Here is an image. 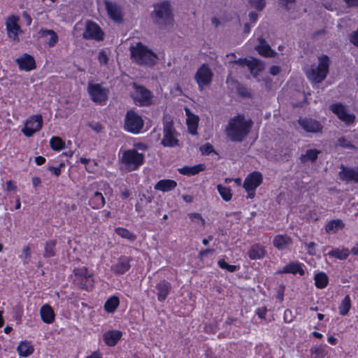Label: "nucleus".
Listing matches in <instances>:
<instances>
[{
	"label": "nucleus",
	"mask_w": 358,
	"mask_h": 358,
	"mask_svg": "<svg viewBox=\"0 0 358 358\" xmlns=\"http://www.w3.org/2000/svg\"><path fill=\"white\" fill-rule=\"evenodd\" d=\"M252 122L243 115H238L230 119L225 131L227 137L233 142H241L249 134Z\"/></svg>",
	"instance_id": "nucleus-1"
},
{
	"label": "nucleus",
	"mask_w": 358,
	"mask_h": 358,
	"mask_svg": "<svg viewBox=\"0 0 358 358\" xmlns=\"http://www.w3.org/2000/svg\"><path fill=\"white\" fill-rule=\"evenodd\" d=\"M130 52L132 60L141 66H153L158 59L156 53L140 42L131 46Z\"/></svg>",
	"instance_id": "nucleus-2"
},
{
	"label": "nucleus",
	"mask_w": 358,
	"mask_h": 358,
	"mask_svg": "<svg viewBox=\"0 0 358 358\" xmlns=\"http://www.w3.org/2000/svg\"><path fill=\"white\" fill-rule=\"evenodd\" d=\"M152 18L155 23L161 27L172 24L173 19L170 4L168 2L156 4L152 12Z\"/></svg>",
	"instance_id": "nucleus-3"
},
{
	"label": "nucleus",
	"mask_w": 358,
	"mask_h": 358,
	"mask_svg": "<svg viewBox=\"0 0 358 358\" xmlns=\"http://www.w3.org/2000/svg\"><path fill=\"white\" fill-rule=\"evenodd\" d=\"M330 60L328 56L321 55L318 57V65L306 72L308 80L312 83H320L325 79L329 72Z\"/></svg>",
	"instance_id": "nucleus-4"
},
{
	"label": "nucleus",
	"mask_w": 358,
	"mask_h": 358,
	"mask_svg": "<svg viewBox=\"0 0 358 358\" xmlns=\"http://www.w3.org/2000/svg\"><path fill=\"white\" fill-rule=\"evenodd\" d=\"M144 126L142 117L133 110L127 112L124 120V129L133 134L141 133Z\"/></svg>",
	"instance_id": "nucleus-5"
},
{
	"label": "nucleus",
	"mask_w": 358,
	"mask_h": 358,
	"mask_svg": "<svg viewBox=\"0 0 358 358\" xmlns=\"http://www.w3.org/2000/svg\"><path fill=\"white\" fill-rule=\"evenodd\" d=\"M144 155L138 152L136 149L125 150L121 161L129 171L138 169L144 163Z\"/></svg>",
	"instance_id": "nucleus-6"
},
{
	"label": "nucleus",
	"mask_w": 358,
	"mask_h": 358,
	"mask_svg": "<svg viewBox=\"0 0 358 358\" xmlns=\"http://www.w3.org/2000/svg\"><path fill=\"white\" fill-rule=\"evenodd\" d=\"M87 92L93 102L101 106L106 103L109 94L108 89L103 87L100 84L89 83Z\"/></svg>",
	"instance_id": "nucleus-7"
},
{
	"label": "nucleus",
	"mask_w": 358,
	"mask_h": 358,
	"mask_svg": "<svg viewBox=\"0 0 358 358\" xmlns=\"http://www.w3.org/2000/svg\"><path fill=\"white\" fill-rule=\"evenodd\" d=\"M19 17L11 15L6 19L5 25L8 38L13 42L20 41L19 35L22 32L19 24Z\"/></svg>",
	"instance_id": "nucleus-8"
},
{
	"label": "nucleus",
	"mask_w": 358,
	"mask_h": 358,
	"mask_svg": "<svg viewBox=\"0 0 358 358\" xmlns=\"http://www.w3.org/2000/svg\"><path fill=\"white\" fill-rule=\"evenodd\" d=\"M134 92L132 98L134 103L140 106H148L152 103V94L145 87L134 84Z\"/></svg>",
	"instance_id": "nucleus-9"
},
{
	"label": "nucleus",
	"mask_w": 358,
	"mask_h": 358,
	"mask_svg": "<svg viewBox=\"0 0 358 358\" xmlns=\"http://www.w3.org/2000/svg\"><path fill=\"white\" fill-rule=\"evenodd\" d=\"M262 182V175L258 171H254L245 178L243 182V187L248 193V198H254L255 190Z\"/></svg>",
	"instance_id": "nucleus-10"
},
{
	"label": "nucleus",
	"mask_w": 358,
	"mask_h": 358,
	"mask_svg": "<svg viewBox=\"0 0 358 358\" xmlns=\"http://www.w3.org/2000/svg\"><path fill=\"white\" fill-rule=\"evenodd\" d=\"M213 73L209 66L206 64H202L196 71L194 75V80L199 85L200 90L208 86L212 82Z\"/></svg>",
	"instance_id": "nucleus-11"
},
{
	"label": "nucleus",
	"mask_w": 358,
	"mask_h": 358,
	"mask_svg": "<svg viewBox=\"0 0 358 358\" xmlns=\"http://www.w3.org/2000/svg\"><path fill=\"white\" fill-rule=\"evenodd\" d=\"M43 126L41 115L30 116L25 122L24 127L21 131L26 137H31L35 133L41 130Z\"/></svg>",
	"instance_id": "nucleus-12"
},
{
	"label": "nucleus",
	"mask_w": 358,
	"mask_h": 358,
	"mask_svg": "<svg viewBox=\"0 0 358 358\" xmlns=\"http://www.w3.org/2000/svg\"><path fill=\"white\" fill-rule=\"evenodd\" d=\"M330 109L338 118L346 125H350L355 121V115L350 113L345 106L341 103H333L330 106Z\"/></svg>",
	"instance_id": "nucleus-13"
},
{
	"label": "nucleus",
	"mask_w": 358,
	"mask_h": 358,
	"mask_svg": "<svg viewBox=\"0 0 358 358\" xmlns=\"http://www.w3.org/2000/svg\"><path fill=\"white\" fill-rule=\"evenodd\" d=\"M163 138L162 144L164 147H175L178 145L177 132L171 122H165L163 127Z\"/></svg>",
	"instance_id": "nucleus-14"
},
{
	"label": "nucleus",
	"mask_w": 358,
	"mask_h": 358,
	"mask_svg": "<svg viewBox=\"0 0 358 358\" xmlns=\"http://www.w3.org/2000/svg\"><path fill=\"white\" fill-rule=\"evenodd\" d=\"M234 64L238 65L241 67L247 66L251 74L256 78L259 72L264 70V64L260 60L250 57L249 59H239L233 62Z\"/></svg>",
	"instance_id": "nucleus-15"
},
{
	"label": "nucleus",
	"mask_w": 358,
	"mask_h": 358,
	"mask_svg": "<svg viewBox=\"0 0 358 358\" xmlns=\"http://www.w3.org/2000/svg\"><path fill=\"white\" fill-rule=\"evenodd\" d=\"M74 274L77 279L80 281V285L83 289L89 290L92 288L94 285V279L92 273H90L87 268L85 266L74 269Z\"/></svg>",
	"instance_id": "nucleus-16"
},
{
	"label": "nucleus",
	"mask_w": 358,
	"mask_h": 358,
	"mask_svg": "<svg viewBox=\"0 0 358 358\" xmlns=\"http://www.w3.org/2000/svg\"><path fill=\"white\" fill-rule=\"evenodd\" d=\"M131 261V257L122 255L112 264L110 270L116 275H123L130 269Z\"/></svg>",
	"instance_id": "nucleus-17"
},
{
	"label": "nucleus",
	"mask_w": 358,
	"mask_h": 358,
	"mask_svg": "<svg viewBox=\"0 0 358 358\" xmlns=\"http://www.w3.org/2000/svg\"><path fill=\"white\" fill-rule=\"evenodd\" d=\"M83 37L86 39H94L98 41H102L103 39V33L96 23L88 22L86 24L85 31L83 33Z\"/></svg>",
	"instance_id": "nucleus-18"
},
{
	"label": "nucleus",
	"mask_w": 358,
	"mask_h": 358,
	"mask_svg": "<svg viewBox=\"0 0 358 358\" xmlns=\"http://www.w3.org/2000/svg\"><path fill=\"white\" fill-rule=\"evenodd\" d=\"M339 177L343 181L358 182V167L350 168L342 165Z\"/></svg>",
	"instance_id": "nucleus-19"
},
{
	"label": "nucleus",
	"mask_w": 358,
	"mask_h": 358,
	"mask_svg": "<svg viewBox=\"0 0 358 358\" xmlns=\"http://www.w3.org/2000/svg\"><path fill=\"white\" fill-rule=\"evenodd\" d=\"M298 122L300 127L306 132L317 133L322 128L319 122L310 118H300Z\"/></svg>",
	"instance_id": "nucleus-20"
},
{
	"label": "nucleus",
	"mask_w": 358,
	"mask_h": 358,
	"mask_svg": "<svg viewBox=\"0 0 358 358\" xmlns=\"http://www.w3.org/2000/svg\"><path fill=\"white\" fill-rule=\"evenodd\" d=\"M15 62L18 64L21 71H29L36 68V63L34 57L29 54H24L17 58Z\"/></svg>",
	"instance_id": "nucleus-21"
},
{
	"label": "nucleus",
	"mask_w": 358,
	"mask_h": 358,
	"mask_svg": "<svg viewBox=\"0 0 358 358\" xmlns=\"http://www.w3.org/2000/svg\"><path fill=\"white\" fill-rule=\"evenodd\" d=\"M106 8L110 19L117 22H122V11L119 5L114 2L106 1Z\"/></svg>",
	"instance_id": "nucleus-22"
},
{
	"label": "nucleus",
	"mask_w": 358,
	"mask_h": 358,
	"mask_svg": "<svg viewBox=\"0 0 358 358\" xmlns=\"http://www.w3.org/2000/svg\"><path fill=\"white\" fill-rule=\"evenodd\" d=\"M305 265L299 262H292L285 265L282 270L279 271L278 273H292L299 274L303 275L305 273L303 268Z\"/></svg>",
	"instance_id": "nucleus-23"
},
{
	"label": "nucleus",
	"mask_w": 358,
	"mask_h": 358,
	"mask_svg": "<svg viewBox=\"0 0 358 358\" xmlns=\"http://www.w3.org/2000/svg\"><path fill=\"white\" fill-rule=\"evenodd\" d=\"M39 35L49 47L55 46L58 41L57 34L53 30L42 29L39 31Z\"/></svg>",
	"instance_id": "nucleus-24"
},
{
	"label": "nucleus",
	"mask_w": 358,
	"mask_h": 358,
	"mask_svg": "<svg viewBox=\"0 0 358 358\" xmlns=\"http://www.w3.org/2000/svg\"><path fill=\"white\" fill-rule=\"evenodd\" d=\"M273 244L277 249L283 250L292 244V239L286 234H279L274 237Z\"/></svg>",
	"instance_id": "nucleus-25"
},
{
	"label": "nucleus",
	"mask_w": 358,
	"mask_h": 358,
	"mask_svg": "<svg viewBox=\"0 0 358 358\" xmlns=\"http://www.w3.org/2000/svg\"><path fill=\"white\" fill-rule=\"evenodd\" d=\"M185 113L189 132L192 135H196L197 134L199 117L191 113L190 110L187 108H185Z\"/></svg>",
	"instance_id": "nucleus-26"
},
{
	"label": "nucleus",
	"mask_w": 358,
	"mask_h": 358,
	"mask_svg": "<svg viewBox=\"0 0 358 358\" xmlns=\"http://www.w3.org/2000/svg\"><path fill=\"white\" fill-rule=\"evenodd\" d=\"M106 204V199L102 193L99 191L94 192L89 198V205L93 209H100Z\"/></svg>",
	"instance_id": "nucleus-27"
},
{
	"label": "nucleus",
	"mask_w": 358,
	"mask_h": 358,
	"mask_svg": "<svg viewBox=\"0 0 358 358\" xmlns=\"http://www.w3.org/2000/svg\"><path fill=\"white\" fill-rule=\"evenodd\" d=\"M122 333L118 330H110L106 331L103 335V338L106 344L108 346H114L121 338Z\"/></svg>",
	"instance_id": "nucleus-28"
},
{
	"label": "nucleus",
	"mask_w": 358,
	"mask_h": 358,
	"mask_svg": "<svg viewBox=\"0 0 358 358\" xmlns=\"http://www.w3.org/2000/svg\"><path fill=\"white\" fill-rule=\"evenodd\" d=\"M40 315L42 321L46 324H52L55 321V312L52 308L48 304H45L41 306Z\"/></svg>",
	"instance_id": "nucleus-29"
},
{
	"label": "nucleus",
	"mask_w": 358,
	"mask_h": 358,
	"mask_svg": "<svg viewBox=\"0 0 358 358\" xmlns=\"http://www.w3.org/2000/svg\"><path fill=\"white\" fill-rule=\"evenodd\" d=\"M248 253L250 259L256 260L263 259L266 254V251L263 245L257 243L250 247Z\"/></svg>",
	"instance_id": "nucleus-30"
},
{
	"label": "nucleus",
	"mask_w": 358,
	"mask_h": 358,
	"mask_svg": "<svg viewBox=\"0 0 358 358\" xmlns=\"http://www.w3.org/2000/svg\"><path fill=\"white\" fill-rule=\"evenodd\" d=\"M177 187L176 181L170 179L159 180L155 185V189L163 192H170Z\"/></svg>",
	"instance_id": "nucleus-31"
},
{
	"label": "nucleus",
	"mask_w": 358,
	"mask_h": 358,
	"mask_svg": "<svg viewBox=\"0 0 358 358\" xmlns=\"http://www.w3.org/2000/svg\"><path fill=\"white\" fill-rule=\"evenodd\" d=\"M157 299L159 301H164L169 294L171 284L165 280L159 282L157 285Z\"/></svg>",
	"instance_id": "nucleus-32"
},
{
	"label": "nucleus",
	"mask_w": 358,
	"mask_h": 358,
	"mask_svg": "<svg viewBox=\"0 0 358 358\" xmlns=\"http://www.w3.org/2000/svg\"><path fill=\"white\" fill-rule=\"evenodd\" d=\"M205 165L203 164H199L194 165L193 166H183L182 168L178 169V172L185 176H194L198 174L199 173L205 170Z\"/></svg>",
	"instance_id": "nucleus-33"
},
{
	"label": "nucleus",
	"mask_w": 358,
	"mask_h": 358,
	"mask_svg": "<svg viewBox=\"0 0 358 358\" xmlns=\"http://www.w3.org/2000/svg\"><path fill=\"white\" fill-rule=\"evenodd\" d=\"M34 350L31 343L28 341H21L17 348L19 355L24 357L30 356L34 352Z\"/></svg>",
	"instance_id": "nucleus-34"
},
{
	"label": "nucleus",
	"mask_w": 358,
	"mask_h": 358,
	"mask_svg": "<svg viewBox=\"0 0 358 358\" xmlns=\"http://www.w3.org/2000/svg\"><path fill=\"white\" fill-rule=\"evenodd\" d=\"M349 255L350 250L348 248L344 247L334 248L327 253V255L329 257H334L340 260L346 259Z\"/></svg>",
	"instance_id": "nucleus-35"
},
{
	"label": "nucleus",
	"mask_w": 358,
	"mask_h": 358,
	"mask_svg": "<svg viewBox=\"0 0 358 358\" xmlns=\"http://www.w3.org/2000/svg\"><path fill=\"white\" fill-rule=\"evenodd\" d=\"M256 50L259 55L266 57H273L275 55V52L268 44L265 43L264 41H260L259 44L257 46Z\"/></svg>",
	"instance_id": "nucleus-36"
},
{
	"label": "nucleus",
	"mask_w": 358,
	"mask_h": 358,
	"mask_svg": "<svg viewBox=\"0 0 358 358\" xmlns=\"http://www.w3.org/2000/svg\"><path fill=\"white\" fill-rule=\"evenodd\" d=\"M315 285L318 289L325 288L329 283V277L324 272H319L314 276Z\"/></svg>",
	"instance_id": "nucleus-37"
},
{
	"label": "nucleus",
	"mask_w": 358,
	"mask_h": 358,
	"mask_svg": "<svg viewBox=\"0 0 358 358\" xmlns=\"http://www.w3.org/2000/svg\"><path fill=\"white\" fill-rule=\"evenodd\" d=\"M344 224L342 220L339 219L333 220L329 221L325 226V231L329 234H335L339 229L343 228Z\"/></svg>",
	"instance_id": "nucleus-38"
},
{
	"label": "nucleus",
	"mask_w": 358,
	"mask_h": 358,
	"mask_svg": "<svg viewBox=\"0 0 358 358\" xmlns=\"http://www.w3.org/2000/svg\"><path fill=\"white\" fill-rule=\"evenodd\" d=\"M351 308V299L349 295H346L341 301L338 306L339 314L345 316L348 314Z\"/></svg>",
	"instance_id": "nucleus-39"
},
{
	"label": "nucleus",
	"mask_w": 358,
	"mask_h": 358,
	"mask_svg": "<svg viewBox=\"0 0 358 358\" xmlns=\"http://www.w3.org/2000/svg\"><path fill=\"white\" fill-rule=\"evenodd\" d=\"M120 304V301L117 296L110 297L105 303L104 308L107 313H114Z\"/></svg>",
	"instance_id": "nucleus-40"
},
{
	"label": "nucleus",
	"mask_w": 358,
	"mask_h": 358,
	"mask_svg": "<svg viewBox=\"0 0 358 358\" xmlns=\"http://www.w3.org/2000/svg\"><path fill=\"white\" fill-rule=\"evenodd\" d=\"M320 153V152L316 149L307 150L306 153L300 157V160L302 163L308 161L314 162L317 159Z\"/></svg>",
	"instance_id": "nucleus-41"
},
{
	"label": "nucleus",
	"mask_w": 358,
	"mask_h": 358,
	"mask_svg": "<svg viewBox=\"0 0 358 358\" xmlns=\"http://www.w3.org/2000/svg\"><path fill=\"white\" fill-rule=\"evenodd\" d=\"M115 231L118 236L130 241H134L136 239V236L134 233L129 231L127 229L123 227H117L115 229Z\"/></svg>",
	"instance_id": "nucleus-42"
},
{
	"label": "nucleus",
	"mask_w": 358,
	"mask_h": 358,
	"mask_svg": "<svg viewBox=\"0 0 358 358\" xmlns=\"http://www.w3.org/2000/svg\"><path fill=\"white\" fill-rule=\"evenodd\" d=\"M188 217L190 221L192 223H194L196 226L200 228L204 227L206 222L200 213H191L188 214Z\"/></svg>",
	"instance_id": "nucleus-43"
},
{
	"label": "nucleus",
	"mask_w": 358,
	"mask_h": 358,
	"mask_svg": "<svg viewBox=\"0 0 358 358\" xmlns=\"http://www.w3.org/2000/svg\"><path fill=\"white\" fill-rule=\"evenodd\" d=\"M50 145L53 150L59 151L64 148V141L58 136H53L50 140Z\"/></svg>",
	"instance_id": "nucleus-44"
},
{
	"label": "nucleus",
	"mask_w": 358,
	"mask_h": 358,
	"mask_svg": "<svg viewBox=\"0 0 358 358\" xmlns=\"http://www.w3.org/2000/svg\"><path fill=\"white\" fill-rule=\"evenodd\" d=\"M57 242L55 240H50L46 242L45 245V251L43 256L45 257H51L55 256V246H56Z\"/></svg>",
	"instance_id": "nucleus-45"
},
{
	"label": "nucleus",
	"mask_w": 358,
	"mask_h": 358,
	"mask_svg": "<svg viewBox=\"0 0 358 358\" xmlns=\"http://www.w3.org/2000/svg\"><path fill=\"white\" fill-rule=\"evenodd\" d=\"M327 352L324 346L315 345L310 348L311 358H323Z\"/></svg>",
	"instance_id": "nucleus-46"
},
{
	"label": "nucleus",
	"mask_w": 358,
	"mask_h": 358,
	"mask_svg": "<svg viewBox=\"0 0 358 358\" xmlns=\"http://www.w3.org/2000/svg\"><path fill=\"white\" fill-rule=\"evenodd\" d=\"M217 189L224 201H229L231 199L232 194L229 187L222 186V185H217Z\"/></svg>",
	"instance_id": "nucleus-47"
},
{
	"label": "nucleus",
	"mask_w": 358,
	"mask_h": 358,
	"mask_svg": "<svg viewBox=\"0 0 358 358\" xmlns=\"http://www.w3.org/2000/svg\"><path fill=\"white\" fill-rule=\"evenodd\" d=\"M217 264L221 268L225 269L229 272H234L239 269L238 266L229 264L224 261V259H219Z\"/></svg>",
	"instance_id": "nucleus-48"
},
{
	"label": "nucleus",
	"mask_w": 358,
	"mask_h": 358,
	"mask_svg": "<svg viewBox=\"0 0 358 358\" xmlns=\"http://www.w3.org/2000/svg\"><path fill=\"white\" fill-rule=\"evenodd\" d=\"M24 264L29 262L31 258V252L29 246L24 247L22 250V255L20 256Z\"/></svg>",
	"instance_id": "nucleus-49"
},
{
	"label": "nucleus",
	"mask_w": 358,
	"mask_h": 358,
	"mask_svg": "<svg viewBox=\"0 0 358 358\" xmlns=\"http://www.w3.org/2000/svg\"><path fill=\"white\" fill-rule=\"evenodd\" d=\"M303 245L305 246L308 255L311 256H314L316 255V244L314 242L310 243H303Z\"/></svg>",
	"instance_id": "nucleus-50"
},
{
	"label": "nucleus",
	"mask_w": 358,
	"mask_h": 358,
	"mask_svg": "<svg viewBox=\"0 0 358 358\" xmlns=\"http://www.w3.org/2000/svg\"><path fill=\"white\" fill-rule=\"evenodd\" d=\"M250 6L257 10H262L266 4L265 0H249Z\"/></svg>",
	"instance_id": "nucleus-51"
},
{
	"label": "nucleus",
	"mask_w": 358,
	"mask_h": 358,
	"mask_svg": "<svg viewBox=\"0 0 358 358\" xmlns=\"http://www.w3.org/2000/svg\"><path fill=\"white\" fill-rule=\"evenodd\" d=\"M337 144L343 148H353L352 144L350 143V141L346 139L345 137H341L337 141Z\"/></svg>",
	"instance_id": "nucleus-52"
},
{
	"label": "nucleus",
	"mask_w": 358,
	"mask_h": 358,
	"mask_svg": "<svg viewBox=\"0 0 358 358\" xmlns=\"http://www.w3.org/2000/svg\"><path fill=\"white\" fill-rule=\"evenodd\" d=\"M200 150L202 153V155H209L214 152L213 147L211 144L207 143L200 148Z\"/></svg>",
	"instance_id": "nucleus-53"
},
{
	"label": "nucleus",
	"mask_w": 358,
	"mask_h": 358,
	"mask_svg": "<svg viewBox=\"0 0 358 358\" xmlns=\"http://www.w3.org/2000/svg\"><path fill=\"white\" fill-rule=\"evenodd\" d=\"M98 59L101 64H106L108 63V57L104 50L99 52Z\"/></svg>",
	"instance_id": "nucleus-54"
},
{
	"label": "nucleus",
	"mask_w": 358,
	"mask_h": 358,
	"mask_svg": "<svg viewBox=\"0 0 358 358\" xmlns=\"http://www.w3.org/2000/svg\"><path fill=\"white\" fill-rule=\"evenodd\" d=\"M350 41L352 43L358 47V29L350 34Z\"/></svg>",
	"instance_id": "nucleus-55"
},
{
	"label": "nucleus",
	"mask_w": 358,
	"mask_h": 358,
	"mask_svg": "<svg viewBox=\"0 0 358 358\" xmlns=\"http://www.w3.org/2000/svg\"><path fill=\"white\" fill-rule=\"evenodd\" d=\"M88 125L92 129H93L96 133L101 132L103 129L101 124H99V122H90Z\"/></svg>",
	"instance_id": "nucleus-56"
},
{
	"label": "nucleus",
	"mask_w": 358,
	"mask_h": 358,
	"mask_svg": "<svg viewBox=\"0 0 358 358\" xmlns=\"http://www.w3.org/2000/svg\"><path fill=\"white\" fill-rule=\"evenodd\" d=\"M266 313H267V308L266 307H264V306L258 308L256 310V314L261 319L265 318Z\"/></svg>",
	"instance_id": "nucleus-57"
},
{
	"label": "nucleus",
	"mask_w": 358,
	"mask_h": 358,
	"mask_svg": "<svg viewBox=\"0 0 358 358\" xmlns=\"http://www.w3.org/2000/svg\"><path fill=\"white\" fill-rule=\"evenodd\" d=\"M63 166L62 164H61L59 166L55 167V166H49L48 170L52 173L55 176H58L61 174V168Z\"/></svg>",
	"instance_id": "nucleus-58"
},
{
	"label": "nucleus",
	"mask_w": 358,
	"mask_h": 358,
	"mask_svg": "<svg viewBox=\"0 0 358 358\" xmlns=\"http://www.w3.org/2000/svg\"><path fill=\"white\" fill-rule=\"evenodd\" d=\"M134 147H135L134 149H136V150H140L142 151H145L148 150V146L145 143H136L134 145Z\"/></svg>",
	"instance_id": "nucleus-59"
},
{
	"label": "nucleus",
	"mask_w": 358,
	"mask_h": 358,
	"mask_svg": "<svg viewBox=\"0 0 358 358\" xmlns=\"http://www.w3.org/2000/svg\"><path fill=\"white\" fill-rule=\"evenodd\" d=\"M280 71V68L278 66H272L270 68L269 72L273 76L278 75Z\"/></svg>",
	"instance_id": "nucleus-60"
},
{
	"label": "nucleus",
	"mask_w": 358,
	"mask_h": 358,
	"mask_svg": "<svg viewBox=\"0 0 358 358\" xmlns=\"http://www.w3.org/2000/svg\"><path fill=\"white\" fill-rule=\"evenodd\" d=\"M6 189L8 191H15L16 186L13 184V182L11 180H8L6 182Z\"/></svg>",
	"instance_id": "nucleus-61"
},
{
	"label": "nucleus",
	"mask_w": 358,
	"mask_h": 358,
	"mask_svg": "<svg viewBox=\"0 0 358 358\" xmlns=\"http://www.w3.org/2000/svg\"><path fill=\"white\" fill-rule=\"evenodd\" d=\"M131 195V192L129 189H124L121 193V197L122 199H127Z\"/></svg>",
	"instance_id": "nucleus-62"
},
{
	"label": "nucleus",
	"mask_w": 358,
	"mask_h": 358,
	"mask_svg": "<svg viewBox=\"0 0 358 358\" xmlns=\"http://www.w3.org/2000/svg\"><path fill=\"white\" fill-rule=\"evenodd\" d=\"M182 198L185 202L188 203H192L194 200L193 196L189 195V194H183L182 196Z\"/></svg>",
	"instance_id": "nucleus-63"
},
{
	"label": "nucleus",
	"mask_w": 358,
	"mask_h": 358,
	"mask_svg": "<svg viewBox=\"0 0 358 358\" xmlns=\"http://www.w3.org/2000/svg\"><path fill=\"white\" fill-rule=\"evenodd\" d=\"M22 17L25 20L27 25H30L31 24L32 19L27 13L23 12Z\"/></svg>",
	"instance_id": "nucleus-64"
}]
</instances>
